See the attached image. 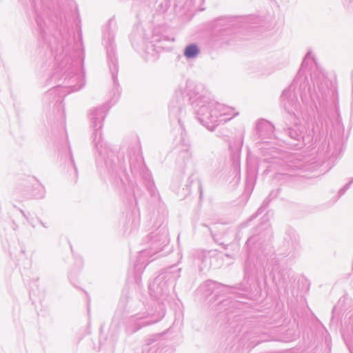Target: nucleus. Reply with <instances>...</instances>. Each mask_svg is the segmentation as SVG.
Returning a JSON list of instances; mask_svg holds the SVG:
<instances>
[{
	"mask_svg": "<svg viewBox=\"0 0 353 353\" xmlns=\"http://www.w3.org/2000/svg\"><path fill=\"white\" fill-rule=\"evenodd\" d=\"M199 53V49L195 45H190L186 47L184 54L188 58L195 57Z\"/></svg>",
	"mask_w": 353,
	"mask_h": 353,
	"instance_id": "1",
	"label": "nucleus"
}]
</instances>
